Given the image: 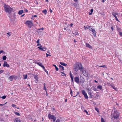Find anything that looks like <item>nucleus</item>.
<instances>
[{"mask_svg": "<svg viewBox=\"0 0 122 122\" xmlns=\"http://www.w3.org/2000/svg\"><path fill=\"white\" fill-rule=\"evenodd\" d=\"M79 66H78V68L79 70L80 71H82L84 70V68L82 66V65L81 63L78 64Z\"/></svg>", "mask_w": 122, "mask_h": 122, "instance_id": "nucleus-9", "label": "nucleus"}, {"mask_svg": "<svg viewBox=\"0 0 122 122\" xmlns=\"http://www.w3.org/2000/svg\"><path fill=\"white\" fill-rule=\"evenodd\" d=\"M67 31L68 32H71V30L69 29H67Z\"/></svg>", "mask_w": 122, "mask_h": 122, "instance_id": "nucleus-41", "label": "nucleus"}, {"mask_svg": "<svg viewBox=\"0 0 122 122\" xmlns=\"http://www.w3.org/2000/svg\"><path fill=\"white\" fill-rule=\"evenodd\" d=\"M116 15H118V13H117L114 12L112 13V15L115 18L116 20L117 21H119V20L117 19Z\"/></svg>", "mask_w": 122, "mask_h": 122, "instance_id": "nucleus-8", "label": "nucleus"}, {"mask_svg": "<svg viewBox=\"0 0 122 122\" xmlns=\"http://www.w3.org/2000/svg\"><path fill=\"white\" fill-rule=\"evenodd\" d=\"M47 12V11L46 10H44L42 11V12L44 13L45 14H46Z\"/></svg>", "mask_w": 122, "mask_h": 122, "instance_id": "nucleus-27", "label": "nucleus"}, {"mask_svg": "<svg viewBox=\"0 0 122 122\" xmlns=\"http://www.w3.org/2000/svg\"><path fill=\"white\" fill-rule=\"evenodd\" d=\"M44 89L46 91V92H47V90L46 88V86H44Z\"/></svg>", "mask_w": 122, "mask_h": 122, "instance_id": "nucleus-43", "label": "nucleus"}, {"mask_svg": "<svg viewBox=\"0 0 122 122\" xmlns=\"http://www.w3.org/2000/svg\"><path fill=\"white\" fill-rule=\"evenodd\" d=\"M39 41H40V40L38 39V40H37L36 41L37 43V44L39 43Z\"/></svg>", "mask_w": 122, "mask_h": 122, "instance_id": "nucleus-49", "label": "nucleus"}, {"mask_svg": "<svg viewBox=\"0 0 122 122\" xmlns=\"http://www.w3.org/2000/svg\"><path fill=\"white\" fill-rule=\"evenodd\" d=\"M93 10L92 9H91V12L92 13V12H93Z\"/></svg>", "mask_w": 122, "mask_h": 122, "instance_id": "nucleus-58", "label": "nucleus"}, {"mask_svg": "<svg viewBox=\"0 0 122 122\" xmlns=\"http://www.w3.org/2000/svg\"><path fill=\"white\" fill-rule=\"evenodd\" d=\"M101 122H105V121L102 117L101 118Z\"/></svg>", "mask_w": 122, "mask_h": 122, "instance_id": "nucleus-31", "label": "nucleus"}, {"mask_svg": "<svg viewBox=\"0 0 122 122\" xmlns=\"http://www.w3.org/2000/svg\"><path fill=\"white\" fill-rule=\"evenodd\" d=\"M46 56L47 57H48L49 56H51V55H49V54H48L47 53H46Z\"/></svg>", "mask_w": 122, "mask_h": 122, "instance_id": "nucleus-50", "label": "nucleus"}, {"mask_svg": "<svg viewBox=\"0 0 122 122\" xmlns=\"http://www.w3.org/2000/svg\"><path fill=\"white\" fill-rule=\"evenodd\" d=\"M60 64H61V65L64 66H67V64H65L64 62H60Z\"/></svg>", "mask_w": 122, "mask_h": 122, "instance_id": "nucleus-23", "label": "nucleus"}, {"mask_svg": "<svg viewBox=\"0 0 122 122\" xmlns=\"http://www.w3.org/2000/svg\"><path fill=\"white\" fill-rule=\"evenodd\" d=\"M14 77V76H11L8 78V79L10 80V81H12L13 80Z\"/></svg>", "mask_w": 122, "mask_h": 122, "instance_id": "nucleus-19", "label": "nucleus"}, {"mask_svg": "<svg viewBox=\"0 0 122 122\" xmlns=\"http://www.w3.org/2000/svg\"><path fill=\"white\" fill-rule=\"evenodd\" d=\"M59 67L60 69L62 71L64 70V67L63 66L60 65H59Z\"/></svg>", "mask_w": 122, "mask_h": 122, "instance_id": "nucleus-20", "label": "nucleus"}, {"mask_svg": "<svg viewBox=\"0 0 122 122\" xmlns=\"http://www.w3.org/2000/svg\"><path fill=\"white\" fill-rule=\"evenodd\" d=\"M4 70H1L0 71V73H3L4 72Z\"/></svg>", "mask_w": 122, "mask_h": 122, "instance_id": "nucleus-53", "label": "nucleus"}, {"mask_svg": "<svg viewBox=\"0 0 122 122\" xmlns=\"http://www.w3.org/2000/svg\"><path fill=\"white\" fill-rule=\"evenodd\" d=\"M113 84H112V85H110L113 88V89H115V90H116L117 89L115 88V86H113V85H113Z\"/></svg>", "mask_w": 122, "mask_h": 122, "instance_id": "nucleus-26", "label": "nucleus"}, {"mask_svg": "<svg viewBox=\"0 0 122 122\" xmlns=\"http://www.w3.org/2000/svg\"><path fill=\"white\" fill-rule=\"evenodd\" d=\"M72 33L75 35H77L78 34L77 31L76 30H75L72 31Z\"/></svg>", "mask_w": 122, "mask_h": 122, "instance_id": "nucleus-16", "label": "nucleus"}, {"mask_svg": "<svg viewBox=\"0 0 122 122\" xmlns=\"http://www.w3.org/2000/svg\"><path fill=\"white\" fill-rule=\"evenodd\" d=\"M15 112V114L16 115H17L18 116H20V113H19L17 112Z\"/></svg>", "mask_w": 122, "mask_h": 122, "instance_id": "nucleus-29", "label": "nucleus"}, {"mask_svg": "<svg viewBox=\"0 0 122 122\" xmlns=\"http://www.w3.org/2000/svg\"><path fill=\"white\" fill-rule=\"evenodd\" d=\"M43 29H44V28L43 27V28H41L39 29V30H43Z\"/></svg>", "mask_w": 122, "mask_h": 122, "instance_id": "nucleus-57", "label": "nucleus"}, {"mask_svg": "<svg viewBox=\"0 0 122 122\" xmlns=\"http://www.w3.org/2000/svg\"><path fill=\"white\" fill-rule=\"evenodd\" d=\"M7 34L8 35H9V36H8V37L9 36H10V35H11V33L10 32L7 33Z\"/></svg>", "mask_w": 122, "mask_h": 122, "instance_id": "nucleus-33", "label": "nucleus"}, {"mask_svg": "<svg viewBox=\"0 0 122 122\" xmlns=\"http://www.w3.org/2000/svg\"><path fill=\"white\" fill-rule=\"evenodd\" d=\"M23 76L24 77V79H26L27 78V75H23Z\"/></svg>", "mask_w": 122, "mask_h": 122, "instance_id": "nucleus-32", "label": "nucleus"}, {"mask_svg": "<svg viewBox=\"0 0 122 122\" xmlns=\"http://www.w3.org/2000/svg\"><path fill=\"white\" fill-rule=\"evenodd\" d=\"M44 70V71L48 75V71L45 69V68Z\"/></svg>", "mask_w": 122, "mask_h": 122, "instance_id": "nucleus-40", "label": "nucleus"}, {"mask_svg": "<svg viewBox=\"0 0 122 122\" xmlns=\"http://www.w3.org/2000/svg\"><path fill=\"white\" fill-rule=\"evenodd\" d=\"M26 25L30 28H31L33 25L32 22L30 21H27L26 22Z\"/></svg>", "mask_w": 122, "mask_h": 122, "instance_id": "nucleus-3", "label": "nucleus"}, {"mask_svg": "<svg viewBox=\"0 0 122 122\" xmlns=\"http://www.w3.org/2000/svg\"><path fill=\"white\" fill-rule=\"evenodd\" d=\"M42 47V46L41 45L40 46L38 47V48L40 50L43 51H45L46 50V47Z\"/></svg>", "mask_w": 122, "mask_h": 122, "instance_id": "nucleus-11", "label": "nucleus"}, {"mask_svg": "<svg viewBox=\"0 0 122 122\" xmlns=\"http://www.w3.org/2000/svg\"><path fill=\"white\" fill-rule=\"evenodd\" d=\"M119 114V113L117 111H115L113 114V116L114 118L116 119L118 118Z\"/></svg>", "mask_w": 122, "mask_h": 122, "instance_id": "nucleus-4", "label": "nucleus"}, {"mask_svg": "<svg viewBox=\"0 0 122 122\" xmlns=\"http://www.w3.org/2000/svg\"><path fill=\"white\" fill-rule=\"evenodd\" d=\"M93 28H92V27H90L89 29V30L90 31H92V30H93Z\"/></svg>", "mask_w": 122, "mask_h": 122, "instance_id": "nucleus-39", "label": "nucleus"}, {"mask_svg": "<svg viewBox=\"0 0 122 122\" xmlns=\"http://www.w3.org/2000/svg\"><path fill=\"white\" fill-rule=\"evenodd\" d=\"M37 16L36 15H33V17H36Z\"/></svg>", "mask_w": 122, "mask_h": 122, "instance_id": "nucleus-62", "label": "nucleus"}, {"mask_svg": "<svg viewBox=\"0 0 122 122\" xmlns=\"http://www.w3.org/2000/svg\"><path fill=\"white\" fill-rule=\"evenodd\" d=\"M80 81L81 82L84 83L85 82V80L84 78L82 76H80Z\"/></svg>", "mask_w": 122, "mask_h": 122, "instance_id": "nucleus-14", "label": "nucleus"}, {"mask_svg": "<svg viewBox=\"0 0 122 122\" xmlns=\"http://www.w3.org/2000/svg\"><path fill=\"white\" fill-rule=\"evenodd\" d=\"M49 11L51 13L52 12V11L50 8L49 9Z\"/></svg>", "mask_w": 122, "mask_h": 122, "instance_id": "nucleus-54", "label": "nucleus"}, {"mask_svg": "<svg viewBox=\"0 0 122 122\" xmlns=\"http://www.w3.org/2000/svg\"><path fill=\"white\" fill-rule=\"evenodd\" d=\"M79 66L78 63L76 64L75 66H74V70L75 71L77 72L78 70V66Z\"/></svg>", "mask_w": 122, "mask_h": 122, "instance_id": "nucleus-6", "label": "nucleus"}, {"mask_svg": "<svg viewBox=\"0 0 122 122\" xmlns=\"http://www.w3.org/2000/svg\"><path fill=\"white\" fill-rule=\"evenodd\" d=\"M14 122H20V119L18 118H16L14 121Z\"/></svg>", "mask_w": 122, "mask_h": 122, "instance_id": "nucleus-22", "label": "nucleus"}, {"mask_svg": "<svg viewBox=\"0 0 122 122\" xmlns=\"http://www.w3.org/2000/svg\"><path fill=\"white\" fill-rule=\"evenodd\" d=\"M53 66H54L56 68V71H58V68H57V67L54 64L53 65Z\"/></svg>", "mask_w": 122, "mask_h": 122, "instance_id": "nucleus-25", "label": "nucleus"}, {"mask_svg": "<svg viewBox=\"0 0 122 122\" xmlns=\"http://www.w3.org/2000/svg\"><path fill=\"white\" fill-rule=\"evenodd\" d=\"M59 120L58 119H57L55 122H59Z\"/></svg>", "mask_w": 122, "mask_h": 122, "instance_id": "nucleus-61", "label": "nucleus"}, {"mask_svg": "<svg viewBox=\"0 0 122 122\" xmlns=\"http://www.w3.org/2000/svg\"><path fill=\"white\" fill-rule=\"evenodd\" d=\"M111 29H112V30H113V27H111Z\"/></svg>", "mask_w": 122, "mask_h": 122, "instance_id": "nucleus-63", "label": "nucleus"}, {"mask_svg": "<svg viewBox=\"0 0 122 122\" xmlns=\"http://www.w3.org/2000/svg\"><path fill=\"white\" fill-rule=\"evenodd\" d=\"M25 11L26 12H27L28 10L27 9H26L25 10Z\"/></svg>", "mask_w": 122, "mask_h": 122, "instance_id": "nucleus-59", "label": "nucleus"}, {"mask_svg": "<svg viewBox=\"0 0 122 122\" xmlns=\"http://www.w3.org/2000/svg\"><path fill=\"white\" fill-rule=\"evenodd\" d=\"M34 77H35V78L36 79H37V76H34Z\"/></svg>", "mask_w": 122, "mask_h": 122, "instance_id": "nucleus-56", "label": "nucleus"}, {"mask_svg": "<svg viewBox=\"0 0 122 122\" xmlns=\"http://www.w3.org/2000/svg\"><path fill=\"white\" fill-rule=\"evenodd\" d=\"M6 58V57L5 56H4L3 58H2V59L3 60H5Z\"/></svg>", "mask_w": 122, "mask_h": 122, "instance_id": "nucleus-30", "label": "nucleus"}, {"mask_svg": "<svg viewBox=\"0 0 122 122\" xmlns=\"http://www.w3.org/2000/svg\"><path fill=\"white\" fill-rule=\"evenodd\" d=\"M48 117L50 119H52L53 120V122H54L56 121V117L53 115H51L49 114L48 115Z\"/></svg>", "mask_w": 122, "mask_h": 122, "instance_id": "nucleus-2", "label": "nucleus"}, {"mask_svg": "<svg viewBox=\"0 0 122 122\" xmlns=\"http://www.w3.org/2000/svg\"><path fill=\"white\" fill-rule=\"evenodd\" d=\"M93 90H94V91H97V89L96 88H94L93 89Z\"/></svg>", "mask_w": 122, "mask_h": 122, "instance_id": "nucleus-46", "label": "nucleus"}, {"mask_svg": "<svg viewBox=\"0 0 122 122\" xmlns=\"http://www.w3.org/2000/svg\"><path fill=\"white\" fill-rule=\"evenodd\" d=\"M71 78V79L72 82H73V77Z\"/></svg>", "mask_w": 122, "mask_h": 122, "instance_id": "nucleus-51", "label": "nucleus"}, {"mask_svg": "<svg viewBox=\"0 0 122 122\" xmlns=\"http://www.w3.org/2000/svg\"><path fill=\"white\" fill-rule=\"evenodd\" d=\"M6 97V96H3L1 97L3 99H5Z\"/></svg>", "mask_w": 122, "mask_h": 122, "instance_id": "nucleus-38", "label": "nucleus"}, {"mask_svg": "<svg viewBox=\"0 0 122 122\" xmlns=\"http://www.w3.org/2000/svg\"><path fill=\"white\" fill-rule=\"evenodd\" d=\"M3 66L4 67L6 66L8 67H9L10 66L8 64L7 62L5 61L4 62V63L3 65Z\"/></svg>", "mask_w": 122, "mask_h": 122, "instance_id": "nucleus-13", "label": "nucleus"}, {"mask_svg": "<svg viewBox=\"0 0 122 122\" xmlns=\"http://www.w3.org/2000/svg\"><path fill=\"white\" fill-rule=\"evenodd\" d=\"M5 104H0V106H2L4 105Z\"/></svg>", "mask_w": 122, "mask_h": 122, "instance_id": "nucleus-60", "label": "nucleus"}, {"mask_svg": "<svg viewBox=\"0 0 122 122\" xmlns=\"http://www.w3.org/2000/svg\"><path fill=\"white\" fill-rule=\"evenodd\" d=\"M119 33L120 35L121 36H122V32H119Z\"/></svg>", "mask_w": 122, "mask_h": 122, "instance_id": "nucleus-48", "label": "nucleus"}, {"mask_svg": "<svg viewBox=\"0 0 122 122\" xmlns=\"http://www.w3.org/2000/svg\"><path fill=\"white\" fill-rule=\"evenodd\" d=\"M82 71V74L84 76L86 77L88 76V74L87 71L84 70H83Z\"/></svg>", "mask_w": 122, "mask_h": 122, "instance_id": "nucleus-10", "label": "nucleus"}, {"mask_svg": "<svg viewBox=\"0 0 122 122\" xmlns=\"http://www.w3.org/2000/svg\"><path fill=\"white\" fill-rule=\"evenodd\" d=\"M100 67H103L104 68H107V67H106V66L105 65L101 66H100Z\"/></svg>", "mask_w": 122, "mask_h": 122, "instance_id": "nucleus-35", "label": "nucleus"}, {"mask_svg": "<svg viewBox=\"0 0 122 122\" xmlns=\"http://www.w3.org/2000/svg\"><path fill=\"white\" fill-rule=\"evenodd\" d=\"M79 94V92H77V94H76V96H73V97H76V96H77L78 95V94Z\"/></svg>", "mask_w": 122, "mask_h": 122, "instance_id": "nucleus-37", "label": "nucleus"}, {"mask_svg": "<svg viewBox=\"0 0 122 122\" xmlns=\"http://www.w3.org/2000/svg\"><path fill=\"white\" fill-rule=\"evenodd\" d=\"M75 81L77 84H79V79L78 77H76L74 78Z\"/></svg>", "mask_w": 122, "mask_h": 122, "instance_id": "nucleus-12", "label": "nucleus"}, {"mask_svg": "<svg viewBox=\"0 0 122 122\" xmlns=\"http://www.w3.org/2000/svg\"><path fill=\"white\" fill-rule=\"evenodd\" d=\"M92 34L94 35V36L95 37L96 36V32L95 30L93 29L92 30Z\"/></svg>", "mask_w": 122, "mask_h": 122, "instance_id": "nucleus-18", "label": "nucleus"}, {"mask_svg": "<svg viewBox=\"0 0 122 122\" xmlns=\"http://www.w3.org/2000/svg\"><path fill=\"white\" fill-rule=\"evenodd\" d=\"M95 109L98 112L99 111V110H98V109L97 108H96V107H95Z\"/></svg>", "mask_w": 122, "mask_h": 122, "instance_id": "nucleus-52", "label": "nucleus"}, {"mask_svg": "<svg viewBox=\"0 0 122 122\" xmlns=\"http://www.w3.org/2000/svg\"><path fill=\"white\" fill-rule=\"evenodd\" d=\"M86 47H88L89 48H90L91 49L92 48V47L89 44L86 43Z\"/></svg>", "mask_w": 122, "mask_h": 122, "instance_id": "nucleus-17", "label": "nucleus"}, {"mask_svg": "<svg viewBox=\"0 0 122 122\" xmlns=\"http://www.w3.org/2000/svg\"><path fill=\"white\" fill-rule=\"evenodd\" d=\"M102 86L100 85H98L97 87V88L100 90H101L102 89Z\"/></svg>", "mask_w": 122, "mask_h": 122, "instance_id": "nucleus-24", "label": "nucleus"}, {"mask_svg": "<svg viewBox=\"0 0 122 122\" xmlns=\"http://www.w3.org/2000/svg\"><path fill=\"white\" fill-rule=\"evenodd\" d=\"M12 106L14 107H15L16 106L15 104H12Z\"/></svg>", "mask_w": 122, "mask_h": 122, "instance_id": "nucleus-45", "label": "nucleus"}, {"mask_svg": "<svg viewBox=\"0 0 122 122\" xmlns=\"http://www.w3.org/2000/svg\"><path fill=\"white\" fill-rule=\"evenodd\" d=\"M23 10H21L19 11L18 13L20 15H21L23 13Z\"/></svg>", "mask_w": 122, "mask_h": 122, "instance_id": "nucleus-21", "label": "nucleus"}, {"mask_svg": "<svg viewBox=\"0 0 122 122\" xmlns=\"http://www.w3.org/2000/svg\"><path fill=\"white\" fill-rule=\"evenodd\" d=\"M82 93L83 95H84L85 98L86 99H87L88 98V97L85 91L84 90H82Z\"/></svg>", "mask_w": 122, "mask_h": 122, "instance_id": "nucleus-5", "label": "nucleus"}, {"mask_svg": "<svg viewBox=\"0 0 122 122\" xmlns=\"http://www.w3.org/2000/svg\"><path fill=\"white\" fill-rule=\"evenodd\" d=\"M4 7L5 12L10 13L12 11L13 9L9 6L5 4H4Z\"/></svg>", "mask_w": 122, "mask_h": 122, "instance_id": "nucleus-1", "label": "nucleus"}, {"mask_svg": "<svg viewBox=\"0 0 122 122\" xmlns=\"http://www.w3.org/2000/svg\"><path fill=\"white\" fill-rule=\"evenodd\" d=\"M38 44H37V46H41V44H39V43H38Z\"/></svg>", "mask_w": 122, "mask_h": 122, "instance_id": "nucleus-64", "label": "nucleus"}, {"mask_svg": "<svg viewBox=\"0 0 122 122\" xmlns=\"http://www.w3.org/2000/svg\"><path fill=\"white\" fill-rule=\"evenodd\" d=\"M90 27L91 26H89L87 25V26H86V28H87L89 29Z\"/></svg>", "mask_w": 122, "mask_h": 122, "instance_id": "nucleus-42", "label": "nucleus"}, {"mask_svg": "<svg viewBox=\"0 0 122 122\" xmlns=\"http://www.w3.org/2000/svg\"><path fill=\"white\" fill-rule=\"evenodd\" d=\"M86 89L87 90V92L88 94H89L90 95V97L91 98H92V91L91 88H87Z\"/></svg>", "mask_w": 122, "mask_h": 122, "instance_id": "nucleus-7", "label": "nucleus"}, {"mask_svg": "<svg viewBox=\"0 0 122 122\" xmlns=\"http://www.w3.org/2000/svg\"><path fill=\"white\" fill-rule=\"evenodd\" d=\"M70 93L71 96H72V91L71 89L70 88Z\"/></svg>", "mask_w": 122, "mask_h": 122, "instance_id": "nucleus-36", "label": "nucleus"}, {"mask_svg": "<svg viewBox=\"0 0 122 122\" xmlns=\"http://www.w3.org/2000/svg\"><path fill=\"white\" fill-rule=\"evenodd\" d=\"M72 5L75 6V7L77 6V5L76 3H72Z\"/></svg>", "mask_w": 122, "mask_h": 122, "instance_id": "nucleus-28", "label": "nucleus"}, {"mask_svg": "<svg viewBox=\"0 0 122 122\" xmlns=\"http://www.w3.org/2000/svg\"><path fill=\"white\" fill-rule=\"evenodd\" d=\"M84 112H85L88 115V112H87V111L86 110H84Z\"/></svg>", "mask_w": 122, "mask_h": 122, "instance_id": "nucleus-47", "label": "nucleus"}, {"mask_svg": "<svg viewBox=\"0 0 122 122\" xmlns=\"http://www.w3.org/2000/svg\"><path fill=\"white\" fill-rule=\"evenodd\" d=\"M37 64L39 66L41 67L43 69H45V67H44V66L42 65V64L40 62H38L37 63Z\"/></svg>", "mask_w": 122, "mask_h": 122, "instance_id": "nucleus-15", "label": "nucleus"}, {"mask_svg": "<svg viewBox=\"0 0 122 122\" xmlns=\"http://www.w3.org/2000/svg\"><path fill=\"white\" fill-rule=\"evenodd\" d=\"M4 51L3 50L0 51V54L1 53H3Z\"/></svg>", "mask_w": 122, "mask_h": 122, "instance_id": "nucleus-55", "label": "nucleus"}, {"mask_svg": "<svg viewBox=\"0 0 122 122\" xmlns=\"http://www.w3.org/2000/svg\"><path fill=\"white\" fill-rule=\"evenodd\" d=\"M61 73H62V74H64V75H62V76H64H64H66V75L65 74V73H64V72H61Z\"/></svg>", "mask_w": 122, "mask_h": 122, "instance_id": "nucleus-44", "label": "nucleus"}, {"mask_svg": "<svg viewBox=\"0 0 122 122\" xmlns=\"http://www.w3.org/2000/svg\"><path fill=\"white\" fill-rule=\"evenodd\" d=\"M70 77L71 78L73 77L71 73V71H70Z\"/></svg>", "mask_w": 122, "mask_h": 122, "instance_id": "nucleus-34", "label": "nucleus"}]
</instances>
